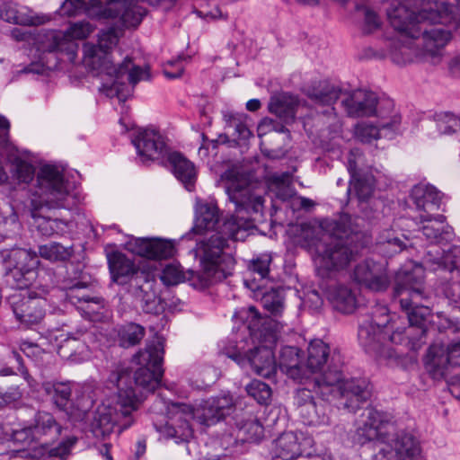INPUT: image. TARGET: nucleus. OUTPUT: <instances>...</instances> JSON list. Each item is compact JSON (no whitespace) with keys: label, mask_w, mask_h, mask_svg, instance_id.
Listing matches in <instances>:
<instances>
[{"label":"nucleus","mask_w":460,"mask_h":460,"mask_svg":"<svg viewBox=\"0 0 460 460\" xmlns=\"http://www.w3.org/2000/svg\"><path fill=\"white\" fill-rule=\"evenodd\" d=\"M229 200L234 205V215L219 224V209L216 204L203 203L196 208L194 226L191 232L203 234L216 231L208 239L197 243L200 255L203 279L213 284L222 281L232 274L235 260L226 252L229 239L244 238L245 231L262 221L264 199L247 177L238 175L231 179L226 187Z\"/></svg>","instance_id":"f257e3e1"},{"label":"nucleus","mask_w":460,"mask_h":460,"mask_svg":"<svg viewBox=\"0 0 460 460\" xmlns=\"http://www.w3.org/2000/svg\"><path fill=\"white\" fill-rule=\"evenodd\" d=\"M424 274L420 267L412 270H400L395 275L393 298L405 312L408 325L399 323L400 317L389 319L386 309H383L384 321L376 322L373 316L362 320L358 326V339L364 350L376 358L394 355L386 351L385 346V336L388 341L400 347L395 357L406 351H417L420 349L426 336V317L429 314L428 306L422 305L425 299Z\"/></svg>","instance_id":"f03ea898"},{"label":"nucleus","mask_w":460,"mask_h":460,"mask_svg":"<svg viewBox=\"0 0 460 460\" xmlns=\"http://www.w3.org/2000/svg\"><path fill=\"white\" fill-rule=\"evenodd\" d=\"M321 227L330 234L327 239L314 235V232H306L305 243L315 251L317 272L325 278L332 271L346 268L359 255L368 240L352 217L346 213L323 219Z\"/></svg>","instance_id":"7ed1b4c3"},{"label":"nucleus","mask_w":460,"mask_h":460,"mask_svg":"<svg viewBox=\"0 0 460 460\" xmlns=\"http://www.w3.org/2000/svg\"><path fill=\"white\" fill-rule=\"evenodd\" d=\"M73 185L65 179L63 170L55 164L41 166L37 173V184L31 200L33 225L42 235L51 236L66 232L67 222L63 219L43 216L40 210L65 208L75 205Z\"/></svg>","instance_id":"20e7f679"},{"label":"nucleus","mask_w":460,"mask_h":460,"mask_svg":"<svg viewBox=\"0 0 460 460\" xmlns=\"http://www.w3.org/2000/svg\"><path fill=\"white\" fill-rule=\"evenodd\" d=\"M331 368L323 376H305L303 380H296L303 385L295 394V403L298 411L304 405L316 402L314 394L321 397V400L329 399L335 392H340L345 400L343 406L349 411H356L360 404L366 402L371 397V387L369 382L365 378H352L341 382L340 372L341 359L336 354L332 359Z\"/></svg>","instance_id":"39448f33"},{"label":"nucleus","mask_w":460,"mask_h":460,"mask_svg":"<svg viewBox=\"0 0 460 460\" xmlns=\"http://www.w3.org/2000/svg\"><path fill=\"white\" fill-rule=\"evenodd\" d=\"M130 373L123 365L115 367L107 378L108 385L118 389L115 401L98 408L92 422V431L97 438H105L115 430L121 433L136 421L140 399L129 385Z\"/></svg>","instance_id":"423d86ee"},{"label":"nucleus","mask_w":460,"mask_h":460,"mask_svg":"<svg viewBox=\"0 0 460 460\" xmlns=\"http://www.w3.org/2000/svg\"><path fill=\"white\" fill-rule=\"evenodd\" d=\"M362 417L352 436L354 444L377 447L378 453L375 455L376 460H419L420 447L413 436L401 434L393 439V445L388 444L391 440L386 430L389 420L385 412L367 408Z\"/></svg>","instance_id":"0eeeda50"},{"label":"nucleus","mask_w":460,"mask_h":460,"mask_svg":"<svg viewBox=\"0 0 460 460\" xmlns=\"http://www.w3.org/2000/svg\"><path fill=\"white\" fill-rule=\"evenodd\" d=\"M118 42L119 36L114 28L102 30L98 35L96 45L90 42L84 43L83 63L92 71L105 73L114 77L113 88L116 90L118 97L121 99L118 84L124 77L132 86H135L141 80L148 79L149 73L147 68L135 66L128 57L125 58L118 66L113 64L110 56Z\"/></svg>","instance_id":"6e6552de"},{"label":"nucleus","mask_w":460,"mask_h":460,"mask_svg":"<svg viewBox=\"0 0 460 460\" xmlns=\"http://www.w3.org/2000/svg\"><path fill=\"white\" fill-rule=\"evenodd\" d=\"M386 14L392 27L408 37L423 22H444L448 20L445 3L429 0H390Z\"/></svg>","instance_id":"1a4fd4ad"},{"label":"nucleus","mask_w":460,"mask_h":460,"mask_svg":"<svg viewBox=\"0 0 460 460\" xmlns=\"http://www.w3.org/2000/svg\"><path fill=\"white\" fill-rule=\"evenodd\" d=\"M164 341L157 338L148 342L143 350L138 351L135 359L140 367L135 371L132 377V370L125 363L114 364L111 371L119 365H123L130 373L131 384L129 385L142 402L143 393L154 392L161 383L164 375L163 361L164 354Z\"/></svg>","instance_id":"9d476101"},{"label":"nucleus","mask_w":460,"mask_h":460,"mask_svg":"<svg viewBox=\"0 0 460 460\" xmlns=\"http://www.w3.org/2000/svg\"><path fill=\"white\" fill-rule=\"evenodd\" d=\"M260 339L261 344L249 352L245 354L234 352L227 356L240 367L250 366L255 374L269 378L275 374L277 368L272 350L278 340L277 323L272 327L270 321L265 323L260 330Z\"/></svg>","instance_id":"9b49d317"},{"label":"nucleus","mask_w":460,"mask_h":460,"mask_svg":"<svg viewBox=\"0 0 460 460\" xmlns=\"http://www.w3.org/2000/svg\"><path fill=\"white\" fill-rule=\"evenodd\" d=\"M6 282L16 289H24L30 285L27 277L36 269L39 260L34 251L13 248L1 252Z\"/></svg>","instance_id":"f8f14e48"},{"label":"nucleus","mask_w":460,"mask_h":460,"mask_svg":"<svg viewBox=\"0 0 460 460\" xmlns=\"http://www.w3.org/2000/svg\"><path fill=\"white\" fill-rule=\"evenodd\" d=\"M74 3L77 9L99 8L109 17L119 18L127 28L137 27L146 13L138 4L139 0H74Z\"/></svg>","instance_id":"ddd939ff"},{"label":"nucleus","mask_w":460,"mask_h":460,"mask_svg":"<svg viewBox=\"0 0 460 460\" xmlns=\"http://www.w3.org/2000/svg\"><path fill=\"white\" fill-rule=\"evenodd\" d=\"M424 264L431 270H443L452 276L445 288L446 296L451 300H460V249L450 248L440 253L438 249L429 250L424 257Z\"/></svg>","instance_id":"4468645a"},{"label":"nucleus","mask_w":460,"mask_h":460,"mask_svg":"<svg viewBox=\"0 0 460 460\" xmlns=\"http://www.w3.org/2000/svg\"><path fill=\"white\" fill-rule=\"evenodd\" d=\"M345 111L350 117L382 116L394 113V102L391 100L378 101L375 93L358 89L342 101Z\"/></svg>","instance_id":"2eb2a0df"},{"label":"nucleus","mask_w":460,"mask_h":460,"mask_svg":"<svg viewBox=\"0 0 460 460\" xmlns=\"http://www.w3.org/2000/svg\"><path fill=\"white\" fill-rule=\"evenodd\" d=\"M15 318L26 326L40 323L46 314L47 300L15 291L7 298Z\"/></svg>","instance_id":"dca6fc26"},{"label":"nucleus","mask_w":460,"mask_h":460,"mask_svg":"<svg viewBox=\"0 0 460 460\" xmlns=\"http://www.w3.org/2000/svg\"><path fill=\"white\" fill-rule=\"evenodd\" d=\"M96 341L93 330L80 327L68 332L58 349V354L65 360L81 363L90 357V344Z\"/></svg>","instance_id":"f3484780"},{"label":"nucleus","mask_w":460,"mask_h":460,"mask_svg":"<svg viewBox=\"0 0 460 460\" xmlns=\"http://www.w3.org/2000/svg\"><path fill=\"white\" fill-rule=\"evenodd\" d=\"M338 355L341 359L340 372L341 381L343 380V358L341 352L337 349H332L329 344L325 343L320 339L313 340L307 348V357L305 366V372L306 376H323V374L331 368L332 359L335 355Z\"/></svg>","instance_id":"a211bd4d"},{"label":"nucleus","mask_w":460,"mask_h":460,"mask_svg":"<svg viewBox=\"0 0 460 460\" xmlns=\"http://www.w3.org/2000/svg\"><path fill=\"white\" fill-rule=\"evenodd\" d=\"M352 279L374 292H384L391 284L386 264L371 259H367L355 266Z\"/></svg>","instance_id":"6ab92c4d"},{"label":"nucleus","mask_w":460,"mask_h":460,"mask_svg":"<svg viewBox=\"0 0 460 460\" xmlns=\"http://www.w3.org/2000/svg\"><path fill=\"white\" fill-rule=\"evenodd\" d=\"M131 143L144 164L163 158L168 152L164 137L155 129H139L131 137Z\"/></svg>","instance_id":"aec40b11"},{"label":"nucleus","mask_w":460,"mask_h":460,"mask_svg":"<svg viewBox=\"0 0 460 460\" xmlns=\"http://www.w3.org/2000/svg\"><path fill=\"white\" fill-rule=\"evenodd\" d=\"M314 444V438L305 432H284L275 441L274 454L283 460L310 456Z\"/></svg>","instance_id":"412c9836"},{"label":"nucleus","mask_w":460,"mask_h":460,"mask_svg":"<svg viewBox=\"0 0 460 460\" xmlns=\"http://www.w3.org/2000/svg\"><path fill=\"white\" fill-rule=\"evenodd\" d=\"M234 400L229 394L202 400L192 411V418L203 426H211L233 411Z\"/></svg>","instance_id":"4be33fe9"},{"label":"nucleus","mask_w":460,"mask_h":460,"mask_svg":"<svg viewBox=\"0 0 460 460\" xmlns=\"http://www.w3.org/2000/svg\"><path fill=\"white\" fill-rule=\"evenodd\" d=\"M448 10V20L444 22H426L418 25L417 29L411 31L410 38L418 40L422 37V49L424 54L430 56L438 55L440 50L451 40V33L442 27H430L432 24H445L452 19V10L448 4H445Z\"/></svg>","instance_id":"5701e85b"},{"label":"nucleus","mask_w":460,"mask_h":460,"mask_svg":"<svg viewBox=\"0 0 460 460\" xmlns=\"http://www.w3.org/2000/svg\"><path fill=\"white\" fill-rule=\"evenodd\" d=\"M128 245L133 253L150 260L170 259L176 252L173 241L158 237L134 238Z\"/></svg>","instance_id":"b1692460"},{"label":"nucleus","mask_w":460,"mask_h":460,"mask_svg":"<svg viewBox=\"0 0 460 460\" xmlns=\"http://www.w3.org/2000/svg\"><path fill=\"white\" fill-rule=\"evenodd\" d=\"M93 31L90 22L82 21L72 23L65 32L58 31L52 35L51 51L66 52L69 59H74L78 48L75 40H84Z\"/></svg>","instance_id":"393cba45"},{"label":"nucleus","mask_w":460,"mask_h":460,"mask_svg":"<svg viewBox=\"0 0 460 460\" xmlns=\"http://www.w3.org/2000/svg\"><path fill=\"white\" fill-rule=\"evenodd\" d=\"M107 261L111 280L118 285L129 284L132 288L141 273L149 272L140 270L132 259L120 252L108 253Z\"/></svg>","instance_id":"a878e982"},{"label":"nucleus","mask_w":460,"mask_h":460,"mask_svg":"<svg viewBox=\"0 0 460 460\" xmlns=\"http://www.w3.org/2000/svg\"><path fill=\"white\" fill-rule=\"evenodd\" d=\"M411 198L419 211V216L415 219L420 223L431 221L433 213L440 208L441 195L433 186L415 185L411 190Z\"/></svg>","instance_id":"bb28decb"},{"label":"nucleus","mask_w":460,"mask_h":460,"mask_svg":"<svg viewBox=\"0 0 460 460\" xmlns=\"http://www.w3.org/2000/svg\"><path fill=\"white\" fill-rule=\"evenodd\" d=\"M379 120L376 125L360 123L355 129V135L363 143H370L383 137H390L397 129L401 123V117L394 112L377 116Z\"/></svg>","instance_id":"cd10ccee"},{"label":"nucleus","mask_w":460,"mask_h":460,"mask_svg":"<svg viewBox=\"0 0 460 460\" xmlns=\"http://www.w3.org/2000/svg\"><path fill=\"white\" fill-rule=\"evenodd\" d=\"M155 279L152 272L141 273L137 278L134 288L135 296L140 300L141 307L146 314H159L164 309L162 300L155 289Z\"/></svg>","instance_id":"c85d7f7f"},{"label":"nucleus","mask_w":460,"mask_h":460,"mask_svg":"<svg viewBox=\"0 0 460 460\" xmlns=\"http://www.w3.org/2000/svg\"><path fill=\"white\" fill-rule=\"evenodd\" d=\"M320 286L336 311L351 314L357 308V295L349 286L344 284L324 285V283H321Z\"/></svg>","instance_id":"c756f323"},{"label":"nucleus","mask_w":460,"mask_h":460,"mask_svg":"<svg viewBox=\"0 0 460 460\" xmlns=\"http://www.w3.org/2000/svg\"><path fill=\"white\" fill-rule=\"evenodd\" d=\"M361 155L358 150L349 152L347 169L350 175V184H353L359 199H368L374 190V176L371 173L363 174L358 168Z\"/></svg>","instance_id":"7c9ffc66"},{"label":"nucleus","mask_w":460,"mask_h":460,"mask_svg":"<svg viewBox=\"0 0 460 460\" xmlns=\"http://www.w3.org/2000/svg\"><path fill=\"white\" fill-rule=\"evenodd\" d=\"M29 429L34 439L43 441L47 445L59 438L62 427L51 413L39 411Z\"/></svg>","instance_id":"2f4dec72"},{"label":"nucleus","mask_w":460,"mask_h":460,"mask_svg":"<svg viewBox=\"0 0 460 460\" xmlns=\"http://www.w3.org/2000/svg\"><path fill=\"white\" fill-rule=\"evenodd\" d=\"M306 96L315 104L328 107L334 111L333 104L337 102L341 89L329 81H314L305 91Z\"/></svg>","instance_id":"473e14b6"},{"label":"nucleus","mask_w":460,"mask_h":460,"mask_svg":"<svg viewBox=\"0 0 460 460\" xmlns=\"http://www.w3.org/2000/svg\"><path fill=\"white\" fill-rule=\"evenodd\" d=\"M277 366L293 380H303L306 375L301 362L300 349L295 346H285L280 349Z\"/></svg>","instance_id":"72a5a7b5"},{"label":"nucleus","mask_w":460,"mask_h":460,"mask_svg":"<svg viewBox=\"0 0 460 460\" xmlns=\"http://www.w3.org/2000/svg\"><path fill=\"white\" fill-rule=\"evenodd\" d=\"M168 162L174 176L184 184L188 190H192L197 179V172L193 163L179 152L169 154Z\"/></svg>","instance_id":"f704fd0d"},{"label":"nucleus","mask_w":460,"mask_h":460,"mask_svg":"<svg viewBox=\"0 0 460 460\" xmlns=\"http://www.w3.org/2000/svg\"><path fill=\"white\" fill-rule=\"evenodd\" d=\"M191 413L177 412L170 419L164 428V434L174 438L176 443L187 442L193 436L190 425Z\"/></svg>","instance_id":"c9c22d12"},{"label":"nucleus","mask_w":460,"mask_h":460,"mask_svg":"<svg viewBox=\"0 0 460 460\" xmlns=\"http://www.w3.org/2000/svg\"><path fill=\"white\" fill-rule=\"evenodd\" d=\"M41 390L58 410L68 413L72 404L70 382H44Z\"/></svg>","instance_id":"e433bc0d"},{"label":"nucleus","mask_w":460,"mask_h":460,"mask_svg":"<svg viewBox=\"0 0 460 460\" xmlns=\"http://www.w3.org/2000/svg\"><path fill=\"white\" fill-rule=\"evenodd\" d=\"M297 107V98L288 93L271 97L269 102L270 112L286 124L294 122Z\"/></svg>","instance_id":"4c0bfd02"},{"label":"nucleus","mask_w":460,"mask_h":460,"mask_svg":"<svg viewBox=\"0 0 460 460\" xmlns=\"http://www.w3.org/2000/svg\"><path fill=\"white\" fill-rule=\"evenodd\" d=\"M329 399L316 401L314 403L304 405L300 409L299 415L305 425L321 426L330 423V404Z\"/></svg>","instance_id":"58836bf2"},{"label":"nucleus","mask_w":460,"mask_h":460,"mask_svg":"<svg viewBox=\"0 0 460 460\" xmlns=\"http://www.w3.org/2000/svg\"><path fill=\"white\" fill-rule=\"evenodd\" d=\"M412 40L404 34H401L400 39L391 42L389 55L394 63L403 66L413 62L414 58L420 55L413 47Z\"/></svg>","instance_id":"ea45409f"},{"label":"nucleus","mask_w":460,"mask_h":460,"mask_svg":"<svg viewBox=\"0 0 460 460\" xmlns=\"http://www.w3.org/2000/svg\"><path fill=\"white\" fill-rule=\"evenodd\" d=\"M234 419L239 432L243 435V440L259 442L263 438V426L252 412L245 411L242 416L235 413Z\"/></svg>","instance_id":"a19ab883"},{"label":"nucleus","mask_w":460,"mask_h":460,"mask_svg":"<svg viewBox=\"0 0 460 460\" xmlns=\"http://www.w3.org/2000/svg\"><path fill=\"white\" fill-rule=\"evenodd\" d=\"M446 217L443 215H432L431 221H424L428 223L421 228L422 234L430 243H441L447 241L451 237V228L445 225Z\"/></svg>","instance_id":"79ce46f5"},{"label":"nucleus","mask_w":460,"mask_h":460,"mask_svg":"<svg viewBox=\"0 0 460 460\" xmlns=\"http://www.w3.org/2000/svg\"><path fill=\"white\" fill-rule=\"evenodd\" d=\"M145 328L135 323H128L119 327L118 341L121 347L129 348L138 344L145 337Z\"/></svg>","instance_id":"37998d69"},{"label":"nucleus","mask_w":460,"mask_h":460,"mask_svg":"<svg viewBox=\"0 0 460 460\" xmlns=\"http://www.w3.org/2000/svg\"><path fill=\"white\" fill-rule=\"evenodd\" d=\"M39 254L41 258L50 261H66L74 254L72 245L64 246L59 243L51 242L39 247Z\"/></svg>","instance_id":"c03bdc74"},{"label":"nucleus","mask_w":460,"mask_h":460,"mask_svg":"<svg viewBox=\"0 0 460 460\" xmlns=\"http://www.w3.org/2000/svg\"><path fill=\"white\" fill-rule=\"evenodd\" d=\"M247 394L261 405H267L271 401L270 386L260 380L254 379L246 385Z\"/></svg>","instance_id":"a18cd8bd"},{"label":"nucleus","mask_w":460,"mask_h":460,"mask_svg":"<svg viewBox=\"0 0 460 460\" xmlns=\"http://www.w3.org/2000/svg\"><path fill=\"white\" fill-rule=\"evenodd\" d=\"M104 309V299L98 296H93L90 300L80 305L77 309L81 314L90 321H99L102 317Z\"/></svg>","instance_id":"49530a36"},{"label":"nucleus","mask_w":460,"mask_h":460,"mask_svg":"<svg viewBox=\"0 0 460 460\" xmlns=\"http://www.w3.org/2000/svg\"><path fill=\"white\" fill-rule=\"evenodd\" d=\"M261 304L265 310L274 316H279L284 310V296L281 290L272 289L261 297Z\"/></svg>","instance_id":"de8ad7c7"},{"label":"nucleus","mask_w":460,"mask_h":460,"mask_svg":"<svg viewBox=\"0 0 460 460\" xmlns=\"http://www.w3.org/2000/svg\"><path fill=\"white\" fill-rule=\"evenodd\" d=\"M438 131L450 135L460 130V118L450 112H441L435 115Z\"/></svg>","instance_id":"09e8293b"},{"label":"nucleus","mask_w":460,"mask_h":460,"mask_svg":"<svg viewBox=\"0 0 460 460\" xmlns=\"http://www.w3.org/2000/svg\"><path fill=\"white\" fill-rule=\"evenodd\" d=\"M226 118L228 126L234 128L239 139L246 140L252 135L245 123L247 116L244 113H229Z\"/></svg>","instance_id":"8fccbe9b"},{"label":"nucleus","mask_w":460,"mask_h":460,"mask_svg":"<svg viewBox=\"0 0 460 460\" xmlns=\"http://www.w3.org/2000/svg\"><path fill=\"white\" fill-rule=\"evenodd\" d=\"M93 296V295L91 294L87 287L82 283L70 287L66 293V300L74 305L76 309L79 308L80 305H84V302H87Z\"/></svg>","instance_id":"3c124183"},{"label":"nucleus","mask_w":460,"mask_h":460,"mask_svg":"<svg viewBox=\"0 0 460 460\" xmlns=\"http://www.w3.org/2000/svg\"><path fill=\"white\" fill-rule=\"evenodd\" d=\"M455 368H460V340L448 345L446 363L442 367V374L449 376Z\"/></svg>","instance_id":"603ef678"},{"label":"nucleus","mask_w":460,"mask_h":460,"mask_svg":"<svg viewBox=\"0 0 460 460\" xmlns=\"http://www.w3.org/2000/svg\"><path fill=\"white\" fill-rule=\"evenodd\" d=\"M271 261L270 253H261L250 261L248 269L263 279L269 276Z\"/></svg>","instance_id":"864d4df0"},{"label":"nucleus","mask_w":460,"mask_h":460,"mask_svg":"<svg viewBox=\"0 0 460 460\" xmlns=\"http://www.w3.org/2000/svg\"><path fill=\"white\" fill-rule=\"evenodd\" d=\"M34 175L35 168L31 164L23 160H19L14 164L13 177L17 180L19 183L31 182Z\"/></svg>","instance_id":"5fc2aeb1"},{"label":"nucleus","mask_w":460,"mask_h":460,"mask_svg":"<svg viewBox=\"0 0 460 460\" xmlns=\"http://www.w3.org/2000/svg\"><path fill=\"white\" fill-rule=\"evenodd\" d=\"M161 279L167 286H174L183 281L184 274L179 266L168 264L162 271Z\"/></svg>","instance_id":"6e6d98bb"},{"label":"nucleus","mask_w":460,"mask_h":460,"mask_svg":"<svg viewBox=\"0 0 460 460\" xmlns=\"http://www.w3.org/2000/svg\"><path fill=\"white\" fill-rule=\"evenodd\" d=\"M77 438L75 437H68L62 440L57 447L49 449V456L50 457H58L64 459L66 457L75 445Z\"/></svg>","instance_id":"4d7b16f0"},{"label":"nucleus","mask_w":460,"mask_h":460,"mask_svg":"<svg viewBox=\"0 0 460 460\" xmlns=\"http://www.w3.org/2000/svg\"><path fill=\"white\" fill-rule=\"evenodd\" d=\"M379 26H380V21H379L377 14L374 11H372L368 8H366L364 23L362 26L363 32L365 34H370L374 31L378 29Z\"/></svg>","instance_id":"13d9d810"},{"label":"nucleus","mask_w":460,"mask_h":460,"mask_svg":"<svg viewBox=\"0 0 460 460\" xmlns=\"http://www.w3.org/2000/svg\"><path fill=\"white\" fill-rule=\"evenodd\" d=\"M22 398V392L18 386H11L6 390L2 389V403L5 406L9 403L19 401Z\"/></svg>","instance_id":"bf43d9fd"},{"label":"nucleus","mask_w":460,"mask_h":460,"mask_svg":"<svg viewBox=\"0 0 460 460\" xmlns=\"http://www.w3.org/2000/svg\"><path fill=\"white\" fill-rule=\"evenodd\" d=\"M10 121L6 117L0 114V129L2 133H0V149L5 148L9 144L10 137Z\"/></svg>","instance_id":"052dcab7"},{"label":"nucleus","mask_w":460,"mask_h":460,"mask_svg":"<svg viewBox=\"0 0 460 460\" xmlns=\"http://www.w3.org/2000/svg\"><path fill=\"white\" fill-rule=\"evenodd\" d=\"M447 376L449 378L447 382L449 392L455 398L460 400V372L454 373L453 371Z\"/></svg>","instance_id":"680f3d73"},{"label":"nucleus","mask_w":460,"mask_h":460,"mask_svg":"<svg viewBox=\"0 0 460 460\" xmlns=\"http://www.w3.org/2000/svg\"><path fill=\"white\" fill-rule=\"evenodd\" d=\"M0 15L3 20L11 23H25V22L18 15L16 9L13 7H7L2 10Z\"/></svg>","instance_id":"e2e57ef3"},{"label":"nucleus","mask_w":460,"mask_h":460,"mask_svg":"<svg viewBox=\"0 0 460 460\" xmlns=\"http://www.w3.org/2000/svg\"><path fill=\"white\" fill-rule=\"evenodd\" d=\"M21 349L28 357L36 355L40 350L38 345L29 341H22L21 343Z\"/></svg>","instance_id":"0e129e2a"},{"label":"nucleus","mask_w":460,"mask_h":460,"mask_svg":"<svg viewBox=\"0 0 460 460\" xmlns=\"http://www.w3.org/2000/svg\"><path fill=\"white\" fill-rule=\"evenodd\" d=\"M146 439L137 440V442L136 444V452H135L137 458H139L140 456H142L146 453Z\"/></svg>","instance_id":"69168bd1"},{"label":"nucleus","mask_w":460,"mask_h":460,"mask_svg":"<svg viewBox=\"0 0 460 460\" xmlns=\"http://www.w3.org/2000/svg\"><path fill=\"white\" fill-rule=\"evenodd\" d=\"M261 104L258 99H251L246 102V109L249 111H256L261 108Z\"/></svg>","instance_id":"338daca9"},{"label":"nucleus","mask_w":460,"mask_h":460,"mask_svg":"<svg viewBox=\"0 0 460 460\" xmlns=\"http://www.w3.org/2000/svg\"><path fill=\"white\" fill-rule=\"evenodd\" d=\"M183 73V68L182 67H179L177 68L176 71L174 72H172V71H169L168 69H164V75L169 78V79H176V78H179L181 76Z\"/></svg>","instance_id":"774afa93"}]
</instances>
